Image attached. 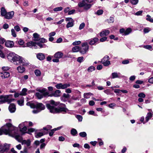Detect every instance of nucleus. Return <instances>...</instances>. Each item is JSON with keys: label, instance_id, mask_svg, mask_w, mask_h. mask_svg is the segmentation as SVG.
Returning <instances> with one entry per match:
<instances>
[{"label": "nucleus", "instance_id": "nucleus-15", "mask_svg": "<svg viewBox=\"0 0 153 153\" xmlns=\"http://www.w3.org/2000/svg\"><path fill=\"white\" fill-rule=\"evenodd\" d=\"M54 57L58 59L61 58L63 56V53L61 51L56 53L54 55Z\"/></svg>", "mask_w": 153, "mask_h": 153}, {"label": "nucleus", "instance_id": "nucleus-56", "mask_svg": "<svg viewBox=\"0 0 153 153\" xmlns=\"http://www.w3.org/2000/svg\"><path fill=\"white\" fill-rule=\"evenodd\" d=\"M63 97L65 98H70L71 95L68 94L64 93L63 94Z\"/></svg>", "mask_w": 153, "mask_h": 153}, {"label": "nucleus", "instance_id": "nucleus-61", "mask_svg": "<svg viewBox=\"0 0 153 153\" xmlns=\"http://www.w3.org/2000/svg\"><path fill=\"white\" fill-rule=\"evenodd\" d=\"M81 43V42L80 41H77L73 42L72 44L74 45H76L80 44Z\"/></svg>", "mask_w": 153, "mask_h": 153}, {"label": "nucleus", "instance_id": "nucleus-4", "mask_svg": "<svg viewBox=\"0 0 153 153\" xmlns=\"http://www.w3.org/2000/svg\"><path fill=\"white\" fill-rule=\"evenodd\" d=\"M12 94L1 95L0 96V102L2 103L7 102L8 103H10L15 100V99L12 98Z\"/></svg>", "mask_w": 153, "mask_h": 153}, {"label": "nucleus", "instance_id": "nucleus-3", "mask_svg": "<svg viewBox=\"0 0 153 153\" xmlns=\"http://www.w3.org/2000/svg\"><path fill=\"white\" fill-rule=\"evenodd\" d=\"M15 128L10 123H7L2 129H0V135L3 133L5 134H9L10 135L12 134V131H15Z\"/></svg>", "mask_w": 153, "mask_h": 153}, {"label": "nucleus", "instance_id": "nucleus-18", "mask_svg": "<svg viewBox=\"0 0 153 153\" xmlns=\"http://www.w3.org/2000/svg\"><path fill=\"white\" fill-rule=\"evenodd\" d=\"M37 58L40 60H42L45 58L44 54L42 53H39L36 55Z\"/></svg>", "mask_w": 153, "mask_h": 153}, {"label": "nucleus", "instance_id": "nucleus-63", "mask_svg": "<svg viewBox=\"0 0 153 153\" xmlns=\"http://www.w3.org/2000/svg\"><path fill=\"white\" fill-rule=\"evenodd\" d=\"M143 11L142 10H140L138 11L135 13V15L137 16H140L143 13Z\"/></svg>", "mask_w": 153, "mask_h": 153}, {"label": "nucleus", "instance_id": "nucleus-54", "mask_svg": "<svg viewBox=\"0 0 153 153\" xmlns=\"http://www.w3.org/2000/svg\"><path fill=\"white\" fill-rule=\"evenodd\" d=\"M34 104H35L31 103L30 102H27L26 104V105H27L30 106L32 108H33V107H34Z\"/></svg>", "mask_w": 153, "mask_h": 153}, {"label": "nucleus", "instance_id": "nucleus-2", "mask_svg": "<svg viewBox=\"0 0 153 153\" xmlns=\"http://www.w3.org/2000/svg\"><path fill=\"white\" fill-rule=\"evenodd\" d=\"M46 106L47 108L50 110V112L52 113H62L65 114L68 111V109L66 108L59 107L57 108H55L49 104H47Z\"/></svg>", "mask_w": 153, "mask_h": 153}, {"label": "nucleus", "instance_id": "nucleus-52", "mask_svg": "<svg viewBox=\"0 0 153 153\" xmlns=\"http://www.w3.org/2000/svg\"><path fill=\"white\" fill-rule=\"evenodd\" d=\"M11 32L12 35L14 37H16V34L14 29H12L11 30Z\"/></svg>", "mask_w": 153, "mask_h": 153}, {"label": "nucleus", "instance_id": "nucleus-44", "mask_svg": "<svg viewBox=\"0 0 153 153\" xmlns=\"http://www.w3.org/2000/svg\"><path fill=\"white\" fill-rule=\"evenodd\" d=\"M44 135V134L42 132H38L35 135V137L36 138H38L40 137H41L42 136Z\"/></svg>", "mask_w": 153, "mask_h": 153}, {"label": "nucleus", "instance_id": "nucleus-6", "mask_svg": "<svg viewBox=\"0 0 153 153\" xmlns=\"http://www.w3.org/2000/svg\"><path fill=\"white\" fill-rule=\"evenodd\" d=\"M88 48L89 46L88 43H83L82 44V47L80 48V52L82 54H85L88 51Z\"/></svg>", "mask_w": 153, "mask_h": 153}, {"label": "nucleus", "instance_id": "nucleus-16", "mask_svg": "<svg viewBox=\"0 0 153 153\" xmlns=\"http://www.w3.org/2000/svg\"><path fill=\"white\" fill-rule=\"evenodd\" d=\"M14 45V43L13 41H7L5 43V46L7 47H12Z\"/></svg>", "mask_w": 153, "mask_h": 153}, {"label": "nucleus", "instance_id": "nucleus-45", "mask_svg": "<svg viewBox=\"0 0 153 153\" xmlns=\"http://www.w3.org/2000/svg\"><path fill=\"white\" fill-rule=\"evenodd\" d=\"M130 1L131 3L133 5H136L138 2V0H130Z\"/></svg>", "mask_w": 153, "mask_h": 153}, {"label": "nucleus", "instance_id": "nucleus-19", "mask_svg": "<svg viewBox=\"0 0 153 153\" xmlns=\"http://www.w3.org/2000/svg\"><path fill=\"white\" fill-rule=\"evenodd\" d=\"M2 74L1 75V77L2 78H5L8 77L10 76V73L8 72H3L1 73Z\"/></svg>", "mask_w": 153, "mask_h": 153}, {"label": "nucleus", "instance_id": "nucleus-42", "mask_svg": "<svg viewBox=\"0 0 153 153\" xmlns=\"http://www.w3.org/2000/svg\"><path fill=\"white\" fill-rule=\"evenodd\" d=\"M34 73L35 75L37 76H39L41 75V72L39 70H36L35 71Z\"/></svg>", "mask_w": 153, "mask_h": 153}, {"label": "nucleus", "instance_id": "nucleus-27", "mask_svg": "<svg viewBox=\"0 0 153 153\" xmlns=\"http://www.w3.org/2000/svg\"><path fill=\"white\" fill-rule=\"evenodd\" d=\"M71 133L73 136H76L77 134L76 130L75 128H72L71 130Z\"/></svg>", "mask_w": 153, "mask_h": 153}, {"label": "nucleus", "instance_id": "nucleus-53", "mask_svg": "<svg viewBox=\"0 0 153 153\" xmlns=\"http://www.w3.org/2000/svg\"><path fill=\"white\" fill-rule=\"evenodd\" d=\"M85 26V24L84 22L82 23L79 25V29L80 30L82 29Z\"/></svg>", "mask_w": 153, "mask_h": 153}, {"label": "nucleus", "instance_id": "nucleus-17", "mask_svg": "<svg viewBox=\"0 0 153 153\" xmlns=\"http://www.w3.org/2000/svg\"><path fill=\"white\" fill-rule=\"evenodd\" d=\"M99 39L96 37L94 38L89 40V44L91 45H95V43L98 41Z\"/></svg>", "mask_w": 153, "mask_h": 153}, {"label": "nucleus", "instance_id": "nucleus-10", "mask_svg": "<svg viewBox=\"0 0 153 153\" xmlns=\"http://www.w3.org/2000/svg\"><path fill=\"white\" fill-rule=\"evenodd\" d=\"M14 15V12L13 11L7 13L4 18L8 19H11L13 17Z\"/></svg>", "mask_w": 153, "mask_h": 153}, {"label": "nucleus", "instance_id": "nucleus-20", "mask_svg": "<svg viewBox=\"0 0 153 153\" xmlns=\"http://www.w3.org/2000/svg\"><path fill=\"white\" fill-rule=\"evenodd\" d=\"M6 9L4 7H2L1 10V15L2 16L5 17V15L7 13Z\"/></svg>", "mask_w": 153, "mask_h": 153}, {"label": "nucleus", "instance_id": "nucleus-64", "mask_svg": "<svg viewBox=\"0 0 153 153\" xmlns=\"http://www.w3.org/2000/svg\"><path fill=\"white\" fill-rule=\"evenodd\" d=\"M5 40L4 39L0 36V44H3L5 42Z\"/></svg>", "mask_w": 153, "mask_h": 153}, {"label": "nucleus", "instance_id": "nucleus-43", "mask_svg": "<svg viewBox=\"0 0 153 153\" xmlns=\"http://www.w3.org/2000/svg\"><path fill=\"white\" fill-rule=\"evenodd\" d=\"M114 21V18L113 17H111L108 19H107V21L108 23H112Z\"/></svg>", "mask_w": 153, "mask_h": 153}, {"label": "nucleus", "instance_id": "nucleus-32", "mask_svg": "<svg viewBox=\"0 0 153 153\" xmlns=\"http://www.w3.org/2000/svg\"><path fill=\"white\" fill-rule=\"evenodd\" d=\"M36 96L39 99H41L44 96V95L42 93L39 92H37L36 94Z\"/></svg>", "mask_w": 153, "mask_h": 153}, {"label": "nucleus", "instance_id": "nucleus-1", "mask_svg": "<svg viewBox=\"0 0 153 153\" xmlns=\"http://www.w3.org/2000/svg\"><path fill=\"white\" fill-rule=\"evenodd\" d=\"M7 58L10 61L15 65H26V63L25 62L23 58L14 53H10L8 55Z\"/></svg>", "mask_w": 153, "mask_h": 153}, {"label": "nucleus", "instance_id": "nucleus-41", "mask_svg": "<svg viewBox=\"0 0 153 153\" xmlns=\"http://www.w3.org/2000/svg\"><path fill=\"white\" fill-rule=\"evenodd\" d=\"M103 12V11L102 10H99L95 13L99 16L102 14Z\"/></svg>", "mask_w": 153, "mask_h": 153}, {"label": "nucleus", "instance_id": "nucleus-50", "mask_svg": "<svg viewBox=\"0 0 153 153\" xmlns=\"http://www.w3.org/2000/svg\"><path fill=\"white\" fill-rule=\"evenodd\" d=\"M131 30L130 28H127L126 30H125V35H127L129 34L131 31Z\"/></svg>", "mask_w": 153, "mask_h": 153}, {"label": "nucleus", "instance_id": "nucleus-11", "mask_svg": "<svg viewBox=\"0 0 153 153\" xmlns=\"http://www.w3.org/2000/svg\"><path fill=\"white\" fill-rule=\"evenodd\" d=\"M26 45V46L27 47H29L30 48H31L33 46H34L35 47V48H36V43L34 42L33 41H30L27 42Z\"/></svg>", "mask_w": 153, "mask_h": 153}, {"label": "nucleus", "instance_id": "nucleus-35", "mask_svg": "<svg viewBox=\"0 0 153 153\" xmlns=\"http://www.w3.org/2000/svg\"><path fill=\"white\" fill-rule=\"evenodd\" d=\"M120 73H117L116 72H114L112 73V78H114L119 77V75H120Z\"/></svg>", "mask_w": 153, "mask_h": 153}, {"label": "nucleus", "instance_id": "nucleus-34", "mask_svg": "<svg viewBox=\"0 0 153 153\" xmlns=\"http://www.w3.org/2000/svg\"><path fill=\"white\" fill-rule=\"evenodd\" d=\"M74 21L71 22H68L66 25V27L68 28L70 27H72L74 25Z\"/></svg>", "mask_w": 153, "mask_h": 153}, {"label": "nucleus", "instance_id": "nucleus-46", "mask_svg": "<svg viewBox=\"0 0 153 153\" xmlns=\"http://www.w3.org/2000/svg\"><path fill=\"white\" fill-rule=\"evenodd\" d=\"M57 129L56 128H54L53 129L51 130V132L49 133V135L50 136H53L54 131L57 130Z\"/></svg>", "mask_w": 153, "mask_h": 153}, {"label": "nucleus", "instance_id": "nucleus-55", "mask_svg": "<svg viewBox=\"0 0 153 153\" xmlns=\"http://www.w3.org/2000/svg\"><path fill=\"white\" fill-rule=\"evenodd\" d=\"M76 117L79 121H82V118L80 115H77L76 116Z\"/></svg>", "mask_w": 153, "mask_h": 153}, {"label": "nucleus", "instance_id": "nucleus-31", "mask_svg": "<svg viewBox=\"0 0 153 153\" xmlns=\"http://www.w3.org/2000/svg\"><path fill=\"white\" fill-rule=\"evenodd\" d=\"M27 90L25 88H23L22 91L20 93V95L25 96L26 95Z\"/></svg>", "mask_w": 153, "mask_h": 153}, {"label": "nucleus", "instance_id": "nucleus-24", "mask_svg": "<svg viewBox=\"0 0 153 153\" xmlns=\"http://www.w3.org/2000/svg\"><path fill=\"white\" fill-rule=\"evenodd\" d=\"M152 115L153 114L151 112H149L147 113V116L145 118L146 122H147L151 118Z\"/></svg>", "mask_w": 153, "mask_h": 153}, {"label": "nucleus", "instance_id": "nucleus-62", "mask_svg": "<svg viewBox=\"0 0 153 153\" xmlns=\"http://www.w3.org/2000/svg\"><path fill=\"white\" fill-rule=\"evenodd\" d=\"M28 76L27 75H25L24 76L21 77V80L24 81L27 79L28 78Z\"/></svg>", "mask_w": 153, "mask_h": 153}, {"label": "nucleus", "instance_id": "nucleus-33", "mask_svg": "<svg viewBox=\"0 0 153 153\" xmlns=\"http://www.w3.org/2000/svg\"><path fill=\"white\" fill-rule=\"evenodd\" d=\"M72 51L74 52L80 51V48L78 46H75L73 48Z\"/></svg>", "mask_w": 153, "mask_h": 153}, {"label": "nucleus", "instance_id": "nucleus-48", "mask_svg": "<svg viewBox=\"0 0 153 153\" xmlns=\"http://www.w3.org/2000/svg\"><path fill=\"white\" fill-rule=\"evenodd\" d=\"M138 97L141 98H144L145 97H146V95L143 92L141 93L140 94H139L138 95Z\"/></svg>", "mask_w": 153, "mask_h": 153}, {"label": "nucleus", "instance_id": "nucleus-60", "mask_svg": "<svg viewBox=\"0 0 153 153\" xmlns=\"http://www.w3.org/2000/svg\"><path fill=\"white\" fill-rule=\"evenodd\" d=\"M150 30V29L149 28H146L143 29V32L145 33H148Z\"/></svg>", "mask_w": 153, "mask_h": 153}, {"label": "nucleus", "instance_id": "nucleus-5", "mask_svg": "<svg viewBox=\"0 0 153 153\" xmlns=\"http://www.w3.org/2000/svg\"><path fill=\"white\" fill-rule=\"evenodd\" d=\"M33 107V108H35L36 109L33 110L32 111V112L33 114H37L42 111L44 110L45 108V107L42 103L37 102L34 104Z\"/></svg>", "mask_w": 153, "mask_h": 153}, {"label": "nucleus", "instance_id": "nucleus-9", "mask_svg": "<svg viewBox=\"0 0 153 153\" xmlns=\"http://www.w3.org/2000/svg\"><path fill=\"white\" fill-rule=\"evenodd\" d=\"M70 86L69 84H62V83H60L56 84L55 87L58 89H64L69 87Z\"/></svg>", "mask_w": 153, "mask_h": 153}, {"label": "nucleus", "instance_id": "nucleus-30", "mask_svg": "<svg viewBox=\"0 0 153 153\" xmlns=\"http://www.w3.org/2000/svg\"><path fill=\"white\" fill-rule=\"evenodd\" d=\"M60 91L59 90H56L55 91L53 94L55 97H58L60 96Z\"/></svg>", "mask_w": 153, "mask_h": 153}, {"label": "nucleus", "instance_id": "nucleus-28", "mask_svg": "<svg viewBox=\"0 0 153 153\" xmlns=\"http://www.w3.org/2000/svg\"><path fill=\"white\" fill-rule=\"evenodd\" d=\"M93 95V94L91 93H84V98L86 99L89 98L90 96Z\"/></svg>", "mask_w": 153, "mask_h": 153}, {"label": "nucleus", "instance_id": "nucleus-47", "mask_svg": "<svg viewBox=\"0 0 153 153\" xmlns=\"http://www.w3.org/2000/svg\"><path fill=\"white\" fill-rule=\"evenodd\" d=\"M147 17H148L146 18V20L151 22H153V19L151 18V16L150 15H147Z\"/></svg>", "mask_w": 153, "mask_h": 153}, {"label": "nucleus", "instance_id": "nucleus-49", "mask_svg": "<svg viewBox=\"0 0 153 153\" xmlns=\"http://www.w3.org/2000/svg\"><path fill=\"white\" fill-rule=\"evenodd\" d=\"M24 100L22 99L20 100H19L17 101V102L18 104L21 106L23 105L24 103Z\"/></svg>", "mask_w": 153, "mask_h": 153}, {"label": "nucleus", "instance_id": "nucleus-12", "mask_svg": "<svg viewBox=\"0 0 153 153\" xmlns=\"http://www.w3.org/2000/svg\"><path fill=\"white\" fill-rule=\"evenodd\" d=\"M12 136L14 137L16 140L19 142L22 143L23 140L22 137L19 135H16L13 134L12 135Z\"/></svg>", "mask_w": 153, "mask_h": 153}, {"label": "nucleus", "instance_id": "nucleus-36", "mask_svg": "<svg viewBox=\"0 0 153 153\" xmlns=\"http://www.w3.org/2000/svg\"><path fill=\"white\" fill-rule=\"evenodd\" d=\"M95 70V68L92 66H91L88 68L87 70L88 72H91Z\"/></svg>", "mask_w": 153, "mask_h": 153}, {"label": "nucleus", "instance_id": "nucleus-21", "mask_svg": "<svg viewBox=\"0 0 153 153\" xmlns=\"http://www.w3.org/2000/svg\"><path fill=\"white\" fill-rule=\"evenodd\" d=\"M34 39L33 40L35 41H39L40 37L39 35L36 33H34L33 35Z\"/></svg>", "mask_w": 153, "mask_h": 153}, {"label": "nucleus", "instance_id": "nucleus-29", "mask_svg": "<svg viewBox=\"0 0 153 153\" xmlns=\"http://www.w3.org/2000/svg\"><path fill=\"white\" fill-rule=\"evenodd\" d=\"M85 6L84 7V9L85 10H88L92 6V5L91 4H87L86 3Z\"/></svg>", "mask_w": 153, "mask_h": 153}, {"label": "nucleus", "instance_id": "nucleus-26", "mask_svg": "<svg viewBox=\"0 0 153 153\" xmlns=\"http://www.w3.org/2000/svg\"><path fill=\"white\" fill-rule=\"evenodd\" d=\"M46 90L45 89H43L42 90H39L38 91L40 93H42L45 96L47 95L48 94V93L47 92H45Z\"/></svg>", "mask_w": 153, "mask_h": 153}, {"label": "nucleus", "instance_id": "nucleus-23", "mask_svg": "<svg viewBox=\"0 0 153 153\" xmlns=\"http://www.w3.org/2000/svg\"><path fill=\"white\" fill-rule=\"evenodd\" d=\"M18 72L20 73H23L25 70V68L23 66H19L17 68Z\"/></svg>", "mask_w": 153, "mask_h": 153}, {"label": "nucleus", "instance_id": "nucleus-39", "mask_svg": "<svg viewBox=\"0 0 153 153\" xmlns=\"http://www.w3.org/2000/svg\"><path fill=\"white\" fill-rule=\"evenodd\" d=\"M63 9V8L62 7H56L53 9L54 11H58L62 10Z\"/></svg>", "mask_w": 153, "mask_h": 153}, {"label": "nucleus", "instance_id": "nucleus-14", "mask_svg": "<svg viewBox=\"0 0 153 153\" xmlns=\"http://www.w3.org/2000/svg\"><path fill=\"white\" fill-rule=\"evenodd\" d=\"M110 33V31L108 30H105L101 32L100 33V36L101 37L108 35Z\"/></svg>", "mask_w": 153, "mask_h": 153}, {"label": "nucleus", "instance_id": "nucleus-58", "mask_svg": "<svg viewBox=\"0 0 153 153\" xmlns=\"http://www.w3.org/2000/svg\"><path fill=\"white\" fill-rule=\"evenodd\" d=\"M14 28L15 30L17 32H19L21 30L19 27L18 25H16L14 27Z\"/></svg>", "mask_w": 153, "mask_h": 153}, {"label": "nucleus", "instance_id": "nucleus-40", "mask_svg": "<svg viewBox=\"0 0 153 153\" xmlns=\"http://www.w3.org/2000/svg\"><path fill=\"white\" fill-rule=\"evenodd\" d=\"M79 135L82 137H85L87 136V134L85 132H82L79 133Z\"/></svg>", "mask_w": 153, "mask_h": 153}, {"label": "nucleus", "instance_id": "nucleus-8", "mask_svg": "<svg viewBox=\"0 0 153 153\" xmlns=\"http://www.w3.org/2000/svg\"><path fill=\"white\" fill-rule=\"evenodd\" d=\"M109 57L107 55L105 56L102 59L101 62L104 66H107L110 64V62L109 61Z\"/></svg>", "mask_w": 153, "mask_h": 153}, {"label": "nucleus", "instance_id": "nucleus-38", "mask_svg": "<svg viewBox=\"0 0 153 153\" xmlns=\"http://www.w3.org/2000/svg\"><path fill=\"white\" fill-rule=\"evenodd\" d=\"M84 61V57L83 56H81L78 57L77 58V61L79 62V63H81L83 62Z\"/></svg>", "mask_w": 153, "mask_h": 153}, {"label": "nucleus", "instance_id": "nucleus-57", "mask_svg": "<svg viewBox=\"0 0 153 153\" xmlns=\"http://www.w3.org/2000/svg\"><path fill=\"white\" fill-rule=\"evenodd\" d=\"M65 21L68 22H71L74 21L73 19L71 18H67L65 19Z\"/></svg>", "mask_w": 153, "mask_h": 153}, {"label": "nucleus", "instance_id": "nucleus-59", "mask_svg": "<svg viewBox=\"0 0 153 153\" xmlns=\"http://www.w3.org/2000/svg\"><path fill=\"white\" fill-rule=\"evenodd\" d=\"M18 44L21 45H23L24 44V41L21 39H20L18 42Z\"/></svg>", "mask_w": 153, "mask_h": 153}, {"label": "nucleus", "instance_id": "nucleus-22", "mask_svg": "<svg viewBox=\"0 0 153 153\" xmlns=\"http://www.w3.org/2000/svg\"><path fill=\"white\" fill-rule=\"evenodd\" d=\"M30 140H24L22 142V144H26L27 146H29L30 144Z\"/></svg>", "mask_w": 153, "mask_h": 153}, {"label": "nucleus", "instance_id": "nucleus-13", "mask_svg": "<svg viewBox=\"0 0 153 153\" xmlns=\"http://www.w3.org/2000/svg\"><path fill=\"white\" fill-rule=\"evenodd\" d=\"M16 109L15 105L13 103L10 104L9 107V110L11 113L14 112Z\"/></svg>", "mask_w": 153, "mask_h": 153}, {"label": "nucleus", "instance_id": "nucleus-7", "mask_svg": "<svg viewBox=\"0 0 153 153\" xmlns=\"http://www.w3.org/2000/svg\"><path fill=\"white\" fill-rule=\"evenodd\" d=\"M27 123V122H25L22 123L19 125V127L20 129V131L22 133V134H23L25 133L26 130L27 129V127L25 126L26 123Z\"/></svg>", "mask_w": 153, "mask_h": 153}, {"label": "nucleus", "instance_id": "nucleus-51", "mask_svg": "<svg viewBox=\"0 0 153 153\" xmlns=\"http://www.w3.org/2000/svg\"><path fill=\"white\" fill-rule=\"evenodd\" d=\"M52 128V127L50 125H48L46 127H44L43 129L44 130L48 131V130H49L50 129H51Z\"/></svg>", "mask_w": 153, "mask_h": 153}, {"label": "nucleus", "instance_id": "nucleus-37", "mask_svg": "<svg viewBox=\"0 0 153 153\" xmlns=\"http://www.w3.org/2000/svg\"><path fill=\"white\" fill-rule=\"evenodd\" d=\"M35 131V129L32 128H28L27 131H26L25 133L30 134L31 133Z\"/></svg>", "mask_w": 153, "mask_h": 153}, {"label": "nucleus", "instance_id": "nucleus-25", "mask_svg": "<svg viewBox=\"0 0 153 153\" xmlns=\"http://www.w3.org/2000/svg\"><path fill=\"white\" fill-rule=\"evenodd\" d=\"M86 3L85 0H83L82 1L80 2L78 4V6L80 7H84Z\"/></svg>", "mask_w": 153, "mask_h": 153}]
</instances>
